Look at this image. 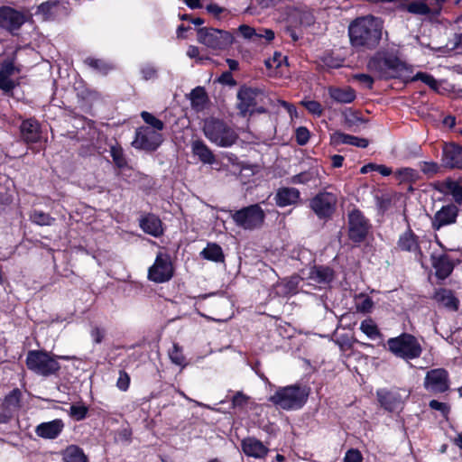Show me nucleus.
I'll return each instance as SVG.
<instances>
[{
	"mask_svg": "<svg viewBox=\"0 0 462 462\" xmlns=\"http://www.w3.org/2000/svg\"><path fill=\"white\" fill-rule=\"evenodd\" d=\"M383 20L372 14L354 19L348 26L350 44L357 51H373L382 40Z\"/></svg>",
	"mask_w": 462,
	"mask_h": 462,
	"instance_id": "obj_1",
	"label": "nucleus"
},
{
	"mask_svg": "<svg viewBox=\"0 0 462 462\" xmlns=\"http://www.w3.org/2000/svg\"><path fill=\"white\" fill-rule=\"evenodd\" d=\"M367 68L370 71L377 73L380 79H398L408 82L409 74L412 69L402 60L397 53L389 51H379L372 56Z\"/></svg>",
	"mask_w": 462,
	"mask_h": 462,
	"instance_id": "obj_2",
	"label": "nucleus"
},
{
	"mask_svg": "<svg viewBox=\"0 0 462 462\" xmlns=\"http://www.w3.org/2000/svg\"><path fill=\"white\" fill-rule=\"evenodd\" d=\"M310 388L300 383L278 387L275 393L268 398L274 406L284 411H297L308 402Z\"/></svg>",
	"mask_w": 462,
	"mask_h": 462,
	"instance_id": "obj_3",
	"label": "nucleus"
},
{
	"mask_svg": "<svg viewBox=\"0 0 462 462\" xmlns=\"http://www.w3.org/2000/svg\"><path fill=\"white\" fill-rule=\"evenodd\" d=\"M383 346L393 356L405 361L417 359L422 354V346L418 338L407 332L388 338Z\"/></svg>",
	"mask_w": 462,
	"mask_h": 462,
	"instance_id": "obj_4",
	"label": "nucleus"
},
{
	"mask_svg": "<svg viewBox=\"0 0 462 462\" xmlns=\"http://www.w3.org/2000/svg\"><path fill=\"white\" fill-rule=\"evenodd\" d=\"M203 132L209 141L220 147H230L238 139L237 134L225 121L214 117L205 120Z\"/></svg>",
	"mask_w": 462,
	"mask_h": 462,
	"instance_id": "obj_5",
	"label": "nucleus"
},
{
	"mask_svg": "<svg viewBox=\"0 0 462 462\" xmlns=\"http://www.w3.org/2000/svg\"><path fill=\"white\" fill-rule=\"evenodd\" d=\"M230 217L236 226L249 231L262 228L266 218L265 212L258 203L230 210Z\"/></svg>",
	"mask_w": 462,
	"mask_h": 462,
	"instance_id": "obj_6",
	"label": "nucleus"
},
{
	"mask_svg": "<svg viewBox=\"0 0 462 462\" xmlns=\"http://www.w3.org/2000/svg\"><path fill=\"white\" fill-rule=\"evenodd\" d=\"M25 364L27 368L38 375L49 377L60 370V365L54 356L45 350H30Z\"/></svg>",
	"mask_w": 462,
	"mask_h": 462,
	"instance_id": "obj_7",
	"label": "nucleus"
},
{
	"mask_svg": "<svg viewBox=\"0 0 462 462\" xmlns=\"http://www.w3.org/2000/svg\"><path fill=\"white\" fill-rule=\"evenodd\" d=\"M198 42L209 49L225 51L234 42L231 32L212 27H202L197 30Z\"/></svg>",
	"mask_w": 462,
	"mask_h": 462,
	"instance_id": "obj_8",
	"label": "nucleus"
},
{
	"mask_svg": "<svg viewBox=\"0 0 462 462\" xmlns=\"http://www.w3.org/2000/svg\"><path fill=\"white\" fill-rule=\"evenodd\" d=\"M347 218V236L349 240L354 244L365 242L372 227L369 219L358 208H354L350 211Z\"/></svg>",
	"mask_w": 462,
	"mask_h": 462,
	"instance_id": "obj_9",
	"label": "nucleus"
},
{
	"mask_svg": "<svg viewBox=\"0 0 462 462\" xmlns=\"http://www.w3.org/2000/svg\"><path fill=\"white\" fill-rule=\"evenodd\" d=\"M28 20L27 14L9 5L0 6V30L12 36H18L20 30Z\"/></svg>",
	"mask_w": 462,
	"mask_h": 462,
	"instance_id": "obj_10",
	"label": "nucleus"
},
{
	"mask_svg": "<svg viewBox=\"0 0 462 462\" xmlns=\"http://www.w3.org/2000/svg\"><path fill=\"white\" fill-rule=\"evenodd\" d=\"M21 73V67L16 65V57H7L0 61V90L8 97L14 96V88L20 85L18 79H12L14 74Z\"/></svg>",
	"mask_w": 462,
	"mask_h": 462,
	"instance_id": "obj_11",
	"label": "nucleus"
},
{
	"mask_svg": "<svg viewBox=\"0 0 462 462\" xmlns=\"http://www.w3.org/2000/svg\"><path fill=\"white\" fill-rule=\"evenodd\" d=\"M174 275L171 255L159 252L153 264L148 270V279L156 283L169 282Z\"/></svg>",
	"mask_w": 462,
	"mask_h": 462,
	"instance_id": "obj_12",
	"label": "nucleus"
},
{
	"mask_svg": "<svg viewBox=\"0 0 462 462\" xmlns=\"http://www.w3.org/2000/svg\"><path fill=\"white\" fill-rule=\"evenodd\" d=\"M163 136L149 126H140L135 130V136L132 145L135 149L146 152H155L162 143Z\"/></svg>",
	"mask_w": 462,
	"mask_h": 462,
	"instance_id": "obj_13",
	"label": "nucleus"
},
{
	"mask_svg": "<svg viewBox=\"0 0 462 462\" xmlns=\"http://www.w3.org/2000/svg\"><path fill=\"white\" fill-rule=\"evenodd\" d=\"M337 203V196L331 192H319L310 201V207L319 219L332 217Z\"/></svg>",
	"mask_w": 462,
	"mask_h": 462,
	"instance_id": "obj_14",
	"label": "nucleus"
},
{
	"mask_svg": "<svg viewBox=\"0 0 462 462\" xmlns=\"http://www.w3.org/2000/svg\"><path fill=\"white\" fill-rule=\"evenodd\" d=\"M440 166L448 171H462V145L456 142H444Z\"/></svg>",
	"mask_w": 462,
	"mask_h": 462,
	"instance_id": "obj_15",
	"label": "nucleus"
},
{
	"mask_svg": "<svg viewBox=\"0 0 462 462\" xmlns=\"http://www.w3.org/2000/svg\"><path fill=\"white\" fill-rule=\"evenodd\" d=\"M424 388L434 394L443 393L449 389L448 372L444 368L430 369L424 378Z\"/></svg>",
	"mask_w": 462,
	"mask_h": 462,
	"instance_id": "obj_16",
	"label": "nucleus"
},
{
	"mask_svg": "<svg viewBox=\"0 0 462 462\" xmlns=\"http://www.w3.org/2000/svg\"><path fill=\"white\" fill-rule=\"evenodd\" d=\"M259 94V89L248 87L245 84L239 88L236 94V108L241 116H246L248 114H253L254 108L257 105L256 98Z\"/></svg>",
	"mask_w": 462,
	"mask_h": 462,
	"instance_id": "obj_17",
	"label": "nucleus"
},
{
	"mask_svg": "<svg viewBox=\"0 0 462 462\" xmlns=\"http://www.w3.org/2000/svg\"><path fill=\"white\" fill-rule=\"evenodd\" d=\"M237 32L245 40H247L256 45H266L270 43L275 37V33L272 29H255L247 24L239 25L237 28Z\"/></svg>",
	"mask_w": 462,
	"mask_h": 462,
	"instance_id": "obj_18",
	"label": "nucleus"
},
{
	"mask_svg": "<svg viewBox=\"0 0 462 462\" xmlns=\"http://www.w3.org/2000/svg\"><path fill=\"white\" fill-rule=\"evenodd\" d=\"M430 262L435 271V276L439 281L448 278L456 266L454 259L446 253H432Z\"/></svg>",
	"mask_w": 462,
	"mask_h": 462,
	"instance_id": "obj_19",
	"label": "nucleus"
},
{
	"mask_svg": "<svg viewBox=\"0 0 462 462\" xmlns=\"http://www.w3.org/2000/svg\"><path fill=\"white\" fill-rule=\"evenodd\" d=\"M19 130L21 139L27 144L39 143L42 139V126L35 117L23 119Z\"/></svg>",
	"mask_w": 462,
	"mask_h": 462,
	"instance_id": "obj_20",
	"label": "nucleus"
},
{
	"mask_svg": "<svg viewBox=\"0 0 462 462\" xmlns=\"http://www.w3.org/2000/svg\"><path fill=\"white\" fill-rule=\"evenodd\" d=\"M458 208L454 204L443 206L438 210L432 218V228L439 230L441 227L456 223L458 216Z\"/></svg>",
	"mask_w": 462,
	"mask_h": 462,
	"instance_id": "obj_21",
	"label": "nucleus"
},
{
	"mask_svg": "<svg viewBox=\"0 0 462 462\" xmlns=\"http://www.w3.org/2000/svg\"><path fill=\"white\" fill-rule=\"evenodd\" d=\"M241 448L245 456L254 458H264L269 453V448L254 437L242 439Z\"/></svg>",
	"mask_w": 462,
	"mask_h": 462,
	"instance_id": "obj_22",
	"label": "nucleus"
},
{
	"mask_svg": "<svg viewBox=\"0 0 462 462\" xmlns=\"http://www.w3.org/2000/svg\"><path fill=\"white\" fill-rule=\"evenodd\" d=\"M64 427L65 424L61 419H55L37 425L35 428V433L42 439H54L60 435Z\"/></svg>",
	"mask_w": 462,
	"mask_h": 462,
	"instance_id": "obj_23",
	"label": "nucleus"
},
{
	"mask_svg": "<svg viewBox=\"0 0 462 462\" xmlns=\"http://www.w3.org/2000/svg\"><path fill=\"white\" fill-rule=\"evenodd\" d=\"M274 200L279 208L297 205L300 201V192L293 187H282L277 189Z\"/></svg>",
	"mask_w": 462,
	"mask_h": 462,
	"instance_id": "obj_24",
	"label": "nucleus"
},
{
	"mask_svg": "<svg viewBox=\"0 0 462 462\" xmlns=\"http://www.w3.org/2000/svg\"><path fill=\"white\" fill-rule=\"evenodd\" d=\"M377 399L381 407L389 412L401 409L402 405V396L397 392L378 390Z\"/></svg>",
	"mask_w": 462,
	"mask_h": 462,
	"instance_id": "obj_25",
	"label": "nucleus"
},
{
	"mask_svg": "<svg viewBox=\"0 0 462 462\" xmlns=\"http://www.w3.org/2000/svg\"><path fill=\"white\" fill-rule=\"evenodd\" d=\"M23 407V393L19 388H14L7 393L3 402L2 409L8 418L14 416Z\"/></svg>",
	"mask_w": 462,
	"mask_h": 462,
	"instance_id": "obj_26",
	"label": "nucleus"
},
{
	"mask_svg": "<svg viewBox=\"0 0 462 462\" xmlns=\"http://www.w3.org/2000/svg\"><path fill=\"white\" fill-rule=\"evenodd\" d=\"M309 279L320 286H328L335 279V271L327 265H314L310 270Z\"/></svg>",
	"mask_w": 462,
	"mask_h": 462,
	"instance_id": "obj_27",
	"label": "nucleus"
},
{
	"mask_svg": "<svg viewBox=\"0 0 462 462\" xmlns=\"http://www.w3.org/2000/svg\"><path fill=\"white\" fill-rule=\"evenodd\" d=\"M432 299L443 306L444 308L457 311L459 308V300L455 296L454 292L447 288H439L436 289Z\"/></svg>",
	"mask_w": 462,
	"mask_h": 462,
	"instance_id": "obj_28",
	"label": "nucleus"
},
{
	"mask_svg": "<svg viewBox=\"0 0 462 462\" xmlns=\"http://www.w3.org/2000/svg\"><path fill=\"white\" fill-rule=\"evenodd\" d=\"M140 227L144 233L154 237H159L163 234L162 220L152 213H148L140 218Z\"/></svg>",
	"mask_w": 462,
	"mask_h": 462,
	"instance_id": "obj_29",
	"label": "nucleus"
},
{
	"mask_svg": "<svg viewBox=\"0 0 462 462\" xmlns=\"http://www.w3.org/2000/svg\"><path fill=\"white\" fill-rule=\"evenodd\" d=\"M396 9L416 15H428L430 14V8L426 4V0H399Z\"/></svg>",
	"mask_w": 462,
	"mask_h": 462,
	"instance_id": "obj_30",
	"label": "nucleus"
},
{
	"mask_svg": "<svg viewBox=\"0 0 462 462\" xmlns=\"http://www.w3.org/2000/svg\"><path fill=\"white\" fill-rule=\"evenodd\" d=\"M419 236L410 226H408L405 232L400 235L397 241V248L402 252L412 253L419 249Z\"/></svg>",
	"mask_w": 462,
	"mask_h": 462,
	"instance_id": "obj_31",
	"label": "nucleus"
},
{
	"mask_svg": "<svg viewBox=\"0 0 462 462\" xmlns=\"http://www.w3.org/2000/svg\"><path fill=\"white\" fill-rule=\"evenodd\" d=\"M328 95L335 102L340 104H350L356 97V91L351 87H329Z\"/></svg>",
	"mask_w": 462,
	"mask_h": 462,
	"instance_id": "obj_32",
	"label": "nucleus"
},
{
	"mask_svg": "<svg viewBox=\"0 0 462 462\" xmlns=\"http://www.w3.org/2000/svg\"><path fill=\"white\" fill-rule=\"evenodd\" d=\"M439 190L446 194H450L456 203L459 205L462 204V186L457 180L447 178L439 183Z\"/></svg>",
	"mask_w": 462,
	"mask_h": 462,
	"instance_id": "obj_33",
	"label": "nucleus"
},
{
	"mask_svg": "<svg viewBox=\"0 0 462 462\" xmlns=\"http://www.w3.org/2000/svg\"><path fill=\"white\" fill-rule=\"evenodd\" d=\"M63 462H88V457L82 448L78 445H69L62 452Z\"/></svg>",
	"mask_w": 462,
	"mask_h": 462,
	"instance_id": "obj_34",
	"label": "nucleus"
},
{
	"mask_svg": "<svg viewBox=\"0 0 462 462\" xmlns=\"http://www.w3.org/2000/svg\"><path fill=\"white\" fill-rule=\"evenodd\" d=\"M200 256L215 263H223L225 254L222 247L217 243H208L207 246L200 252Z\"/></svg>",
	"mask_w": 462,
	"mask_h": 462,
	"instance_id": "obj_35",
	"label": "nucleus"
},
{
	"mask_svg": "<svg viewBox=\"0 0 462 462\" xmlns=\"http://www.w3.org/2000/svg\"><path fill=\"white\" fill-rule=\"evenodd\" d=\"M192 152L203 163L212 164L215 162L212 151L201 140L192 143Z\"/></svg>",
	"mask_w": 462,
	"mask_h": 462,
	"instance_id": "obj_36",
	"label": "nucleus"
},
{
	"mask_svg": "<svg viewBox=\"0 0 462 462\" xmlns=\"http://www.w3.org/2000/svg\"><path fill=\"white\" fill-rule=\"evenodd\" d=\"M109 152L113 159V162L117 169L123 170L128 166V162L124 149L117 142L110 145Z\"/></svg>",
	"mask_w": 462,
	"mask_h": 462,
	"instance_id": "obj_37",
	"label": "nucleus"
},
{
	"mask_svg": "<svg viewBox=\"0 0 462 462\" xmlns=\"http://www.w3.org/2000/svg\"><path fill=\"white\" fill-rule=\"evenodd\" d=\"M189 99L193 108H203L208 100L205 88L199 86L193 88L189 94Z\"/></svg>",
	"mask_w": 462,
	"mask_h": 462,
	"instance_id": "obj_38",
	"label": "nucleus"
},
{
	"mask_svg": "<svg viewBox=\"0 0 462 462\" xmlns=\"http://www.w3.org/2000/svg\"><path fill=\"white\" fill-rule=\"evenodd\" d=\"M84 63L94 70L104 75H106L112 69V66L102 59L88 57L84 60Z\"/></svg>",
	"mask_w": 462,
	"mask_h": 462,
	"instance_id": "obj_39",
	"label": "nucleus"
},
{
	"mask_svg": "<svg viewBox=\"0 0 462 462\" xmlns=\"http://www.w3.org/2000/svg\"><path fill=\"white\" fill-rule=\"evenodd\" d=\"M30 219L38 226H51L55 222V218L50 214L37 209L32 211Z\"/></svg>",
	"mask_w": 462,
	"mask_h": 462,
	"instance_id": "obj_40",
	"label": "nucleus"
},
{
	"mask_svg": "<svg viewBox=\"0 0 462 462\" xmlns=\"http://www.w3.org/2000/svg\"><path fill=\"white\" fill-rule=\"evenodd\" d=\"M419 80L429 86L433 90H436L439 88L438 81L430 73L419 71L413 77H411L409 74L408 82H415Z\"/></svg>",
	"mask_w": 462,
	"mask_h": 462,
	"instance_id": "obj_41",
	"label": "nucleus"
},
{
	"mask_svg": "<svg viewBox=\"0 0 462 462\" xmlns=\"http://www.w3.org/2000/svg\"><path fill=\"white\" fill-rule=\"evenodd\" d=\"M360 329L371 339L383 336L377 325L371 319L363 320L360 325Z\"/></svg>",
	"mask_w": 462,
	"mask_h": 462,
	"instance_id": "obj_42",
	"label": "nucleus"
},
{
	"mask_svg": "<svg viewBox=\"0 0 462 462\" xmlns=\"http://www.w3.org/2000/svg\"><path fill=\"white\" fill-rule=\"evenodd\" d=\"M169 356L172 364L184 367L186 365V357L183 355L182 347L174 343L172 349L169 352Z\"/></svg>",
	"mask_w": 462,
	"mask_h": 462,
	"instance_id": "obj_43",
	"label": "nucleus"
},
{
	"mask_svg": "<svg viewBox=\"0 0 462 462\" xmlns=\"http://www.w3.org/2000/svg\"><path fill=\"white\" fill-rule=\"evenodd\" d=\"M140 116L144 123L147 124L149 127L151 126L154 131L158 132L164 129V123L161 119L155 117L152 114L147 111H143Z\"/></svg>",
	"mask_w": 462,
	"mask_h": 462,
	"instance_id": "obj_44",
	"label": "nucleus"
},
{
	"mask_svg": "<svg viewBox=\"0 0 462 462\" xmlns=\"http://www.w3.org/2000/svg\"><path fill=\"white\" fill-rule=\"evenodd\" d=\"M88 408L84 403L71 404L69 415L76 421H80L88 417Z\"/></svg>",
	"mask_w": 462,
	"mask_h": 462,
	"instance_id": "obj_45",
	"label": "nucleus"
},
{
	"mask_svg": "<svg viewBox=\"0 0 462 462\" xmlns=\"http://www.w3.org/2000/svg\"><path fill=\"white\" fill-rule=\"evenodd\" d=\"M300 105L312 116L320 117L323 114L322 105L316 100H302Z\"/></svg>",
	"mask_w": 462,
	"mask_h": 462,
	"instance_id": "obj_46",
	"label": "nucleus"
},
{
	"mask_svg": "<svg viewBox=\"0 0 462 462\" xmlns=\"http://www.w3.org/2000/svg\"><path fill=\"white\" fill-rule=\"evenodd\" d=\"M351 135L341 131H336L330 134V144L335 147L341 144H349L351 143Z\"/></svg>",
	"mask_w": 462,
	"mask_h": 462,
	"instance_id": "obj_47",
	"label": "nucleus"
},
{
	"mask_svg": "<svg viewBox=\"0 0 462 462\" xmlns=\"http://www.w3.org/2000/svg\"><path fill=\"white\" fill-rule=\"evenodd\" d=\"M310 132L306 126H299L295 130V140L299 145L303 146L307 144L310 141Z\"/></svg>",
	"mask_w": 462,
	"mask_h": 462,
	"instance_id": "obj_48",
	"label": "nucleus"
},
{
	"mask_svg": "<svg viewBox=\"0 0 462 462\" xmlns=\"http://www.w3.org/2000/svg\"><path fill=\"white\" fill-rule=\"evenodd\" d=\"M345 125L351 128L354 125H357L359 124L366 123L368 120L365 119L358 116V113L356 111L351 112L349 115L345 114Z\"/></svg>",
	"mask_w": 462,
	"mask_h": 462,
	"instance_id": "obj_49",
	"label": "nucleus"
},
{
	"mask_svg": "<svg viewBox=\"0 0 462 462\" xmlns=\"http://www.w3.org/2000/svg\"><path fill=\"white\" fill-rule=\"evenodd\" d=\"M131 378L128 373L125 370L119 371V376L116 381V387L123 392H126L130 386Z\"/></svg>",
	"mask_w": 462,
	"mask_h": 462,
	"instance_id": "obj_50",
	"label": "nucleus"
},
{
	"mask_svg": "<svg viewBox=\"0 0 462 462\" xmlns=\"http://www.w3.org/2000/svg\"><path fill=\"white\" fill-rule=\"evenodd\" d=\"M353 79L365 87L367 89H372L374 87V79L372 76L365 73H358L353 75Z\"/></svg>",
	"mask_w": 462,
	"mask_h": 462,
	"instance_id": "obj_51",
	"label": "nucleus"
},
{
	"mask_svg": "<svg viewBox=\"0 0 462 462\" xmlns=\"http://www.w3.org/2000/svg\"><path fill=\"white\" fill-rule=\"evenodd\" d=\"M440 165L435 162H423L420 165V171L429 176H433L439 171Z\"/></svg>",
	"mask_w": 462,
	"mask_h": 462,
	"instance_id": "obj_52",
	"label": "nucleus"
},
{
	"mask_svg": "<svg viewBox=\"0 0 462 462\" xmlns=\"http://www.w3.org/2000/svg\"><path fill=\"white\" fill-rule=\"evenodd\" d=\"M206 10L217 19H221L223 14H226V15L228 14V11L226 8L219 6L215 3L208 5L206 6Z\"/></svg>",
	"mask_w": 462,
	"mask_h": 462,
	"instance_id": "obj_53",
	"label": "nucleus"
},
{
	"mask_svg": "<svg viewBox=\"0 0 462 462\" xmlns=\"http://www.w3.org/2000/svg\"><path fill=\"white\" fill-rule=\"evenodd\" d=\"M344 462H363L362 453L356 448H350L346 452Z\"/></svg>",
	"mask_w": 462,
	"mask_h": 462,
	"instance_id": "obj_54",
	"label": "nucleus"
},
{
	"mask_svg": "<svg viewBox=\"0 0 462 462\" xmlns=\"http://www.w3.org/2000/svg\"><path fill=\"white\" fill-rule=\"evenodd\" d=\"M141 74L144 80L154 79L158 77L157 69L152 65H145L141 69Z\"/></svg>",
	"mask_w": 462,
	"mask_h": 462,
	"instance_id": "obj_55",
	"label": "nucleus"
},
{
	"mask_svg": "<svg viewBox=\"0 0 462 462\" xmlns=\"http://www.w3.org/2000/svg\"><path fill=\"white\" fill-rule=\"evenodd\" d=\"M217 81L226 86L235 87L237 81L234 79L231 71H224L217 79Z\"/></svg>",
	"mask_w": 462,
	"mask_h": 462,
	"instance_id": "obj_56",
	"label": "nucleus"
},
{
	"mask_svg": "<svg viewBox=\"0 0 462 462\" xmlns=\"http://www.w3.org/2000/svg\"><path fill=\"white\" fill-rule=\"evenodd\" d=\"M248 396H246L243 392H237L232 398V406L235 407H244L247 404Z\"/></svg>",
	"mask_w": 462,
	"mask_h": 462,
	"instance_id": "obj_57",
	"label": "nucleus"
},
{
	"mask_svg": "<svg viewBox=\"0 0 462 462\" xmlns=\"http://www.w3.org/2000/svg\"><path fill=\"white\" fill-rule=\"evenodd\" d=\"M297 16L300 25L310 26L315 22L313 14L310 12H299Z\"/></svg>",
	"mask_w": 462,
	"mask_h": 462,
	"instance_id": "obj_58",
	"label": "nucleus"
},
{
	"mask_svg": "<svg viewBox=\"0 0 462 462\" xmlns=\"http://www.w3.org/2000/svg\"><path fill=\"white\" fill-rule=\"evenodd\" d=\"M429 406L432 410L440 411L443 415H447L449 412L448 405L437 400L430 401Z\"/></svg>",
	"mask_w": 462,
	"mask_h": 462,
	"instance_id": "obj_59",
	"label": "nucleus"
},
{
	"mask_svg": "<svg viewBox=\"0 0 462 462\" xmlns=\"http://www.w3.org/2000/svg\"><path fill=\"white\" fill-rule=\"evenodd\" d=\"M397 175L403 181L412 180L416 176V171L411 168H402L397 171Z\"/></svg>",
	"mask_w": 462,
	"mask_h": 462,
	"instance_id": "obj_60",
	"label": "nucleus"
},
{
	"mask_svg": "<svg viewBox=\"0 0 462 462\" xmlns=\"http://www.w3.org/2000/svg\"><path fill=\"white\" fill-rule=\"evenodd\" d=\"M310 174L309 172L303 171L292 176L291 182L294 184H306L310 180Z\"/></svg>",
	"mask_w": 462,
	"mask_h": 462,
	"instance_id": "obj_61",
	"label": "nucleus"
},
{
	"mask_svg": "<svg viewBox=\"0 0 462 462\" xmlns=\"http://www.w3.org/2000/svg\"><path fill=\"white\" fill-rule=\"evenodd\" d=\"M90 335H91L93 341L96 344H100L104 339L105 331H104V329H102L98 327H95L92 328Z\"/></svg>",
	"mask_w": 462,
	"mask_h": 462,
	"instance_id": "obj_62",
	"label": "nucleus"
},
{
	"mask_svg": "<svg viewBox=\"0 0 462 462\" xmlns=\"http://www.w3.org/2000/svg\"><path fill=\"white\" fill-rule=\"evenodd\" d=\"M351 143L349 145H353L359 148H366L369 144V141L365 138H361L356 135H351Z\"/></svg>",
	"mask_w": 462,
	"mask_h": 462,
	"instance_id": "obj_63",
	"label": "nucleus"
},
{
	"mask_svg": "<svg viewBox=\"0 0 462 462\" xmlns=\"http://www.w3.org/2000/svg\"><path fill=\"white\" fill-rule=\"evenodd\" d=\"M132 430L130 428H125L118 431V438L122 441L130 442L132 439Z\"/></svg>",
	"mask_w": 462,
	"mask_h": 462,
	"instance_id": "obj_64",
	"label": "nucleus"
}]
</instances>
